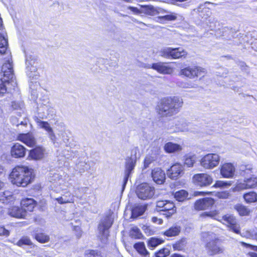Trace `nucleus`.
Wrapping results in <instances>:
<instances>
[{"label": "nucleus", "instance_id": "1", "mask_svg": "<svg viewBox=\"0 0 257 257\" xmlns=\"http://www.w3.org/2000/svg\"><path fill=\"white\" fill-rule=\"evenodd\" d=\"M35 176L32 169L27 166H18L13 169L10 178L14 185L24 187L32 182Z\"/></svg>", "mask_w": 257, "mask_h": 257}, {"label": "nucleus", "instance_id": "2", "mask_svg": "<svg viewBox=\"0 0 257 257\" xmlns=\"http://www.w3.org/2000/svg\"><path fill=\"white\" fill-rule=\"evenodd\" d=\"M183 100L178 96L162 98L157 106L158 112L161 116H172L178 113L183 105Z\"/></svg>", "mask_w": 257, "mask_h": 257}, {"label": "nucleus", "instance_id": "3", "mask_svg": "<svg viewBox=\"0 0 257 257\" xmlns=\"http://www.w3.org/2000/svg\"><path fill=\"white\" fill-rule=\"evenodd\" d=\"M0 75L3 76V78H0V97H1L7 92V85L11 83L13 86H15L17 84L14 73L13 65L12 62H11L9 60L2 66Z\"/></svg>", "mask_w": 257, "mask_h": 257}, {"label": "nucleus", "instance_id": "4", "mask_svg": "<svg viewBox=\"0 0 257 257\" xmlns=\"http://www.w3.org/2000/svg\"><path fill=\"white\" fill-rule=\"evenodd\" d=\"M212 232H204L202 233V237L206 241L205 247L207 252L209 255H214L221 253L224 248L221 245L219 239L215 236Z\"/></svg>", "mask_w": 257, "mask_h": 257}, {"label": "nucleus", "instance_id": "5", "mask_svg": "<svg viewBox=\"0 0 257 257\" xmlns=\"http://www.w3.org/2000/svg\"><path fill=\"white\" fill-rule=\"evenodd\" d=\"M138 150L137 148H133L131 151V155L125 159L124 176L122 185V190H124L127 183L129 178L133 173L134 170L136 165L137 156V154Z\"/></svg>", "mask_w": 257, "mask_h": 257}, {"label": "nucleus", "instance_id": "6", "mask_svg": "<svg viewBox=\"0 0 257 257\" xmlns=\"http://www.w3.org/2000/svg\"><path fill=\"white\" fill-rule=\"evenodd\" d=\"M155 188L151 186L148 183H144L139 185L136 193L139 198L142 200L152 199L155 194Z\"/></svg>", "mask_w": 257, "mask_h": 257}, {"label": "nucleus", "instance_id": "7", "mask_svg": "<svg viewBox=\"0 0 257 257\" xmlns=\"http://www.w3.org/2000/svg\"><path fill=\"white\" fill-rule=\"evenodd\" d=\"M160 55L168 59H178L185 57L187 53L181 48L165 47L160 51Z\"/></svg>", "mask_w": 257, "mask_h": 257}, {"label": "nucleus", "instance_id": "8", "mask_svg": "<svg viewBox=\"0 0 257 257\" xmlns=\"http://www.w3.org/2000/svg\"><path fill=\"white\" fill-rule=\"evenodd\" d=\"M220 161V157L217 154H208L201 160L200 163L205 169H212L217 166Z\"/></svg>", "mask_w": 257, "mask_h": 257}, {"label": "nucleus", "instance_id": "9", "mask_svg": "<svg viewBox=\"0 0 257 257\" xmlns=\"http://www.w3.org/2000/svg\"><path fill=\"white\" fill-rule=\"evenodd\" d=\"M37 60L35 56L27 55L26 56L27 75L30 78H32L34 79H37L39 77L37 72V66L35 65Z\"/></svg>", "mask_w": 257, "mask_h": 257}, {"label": "nucleus", "instance_id": "10", "mask_svg": "<svg viewBox=\"0 0 257 257\" xmlns=\"http://www.w3.org/2000/svg\"><path fill=\"white\" fill-rule=\"evenodd\" d=\"M205 69L198 66H188L180 70V74L189 78L193 79L200 75L201 73H204Z\"/></svg>", "mask_w": 257, "mask_h": 257}, {"label": "nucleus", "instance_id": "11", "mask_svg": "<svg viewBox=\"0 0 257 257\" xmlns=\"http://www.w3.org/2000/svg\"><path fill=\"white\" fill-rule=\"evenodd\" d=\"M113 224V220L109 216H106L98 225V229L102 238L107 239L109 236V229Z\"/></svg>", "mask_w": 257, "mask_h": 257}, {"label": "nucleus", "instance_id": "12", "mask_svg": "<svg viewBox=\"0 0 257 257\" xmlns=\"http://www.w3.org/2000/svg\"><path fill=\"white\" fill-rule=\"evenodd\" d=\"M184 166L179 163H176L167 170V174L172 180H177L184 174Z\"/></svg>", "mask_w": 257, "mask_h": 257}, {"label": "nucleus", "instance_id": "13", "mask_svg": "<svg viewBox=\"0 0 257 257\" xmlns=\"http://www.w3.org/2000/svg\"><path fill=\"white\" fill-rule=\"evenodd\" d=\"M193 182L200 187H206L210 185L213 181L212 178L207 174H197L193 177Z\"/></svg>", "mask_w": 257, "mask_h": 257}, {"label": "nucleus", "instance_id": "14", "mask_svg": "<svg viewBox=\"0 0 257 257\" xmlns=\"http://www.w3.org/2000/svg\"><path fill=\"white\" fill-rule=\"evenodd\" d=\"M257 186V177H245L243 183H238L234 189L235 191H240L244 189L254 188Z\"/></svg>", "mask_w": 257, "mask_h": 257}, {"label": "nucleus", "instance_id": "15", "mask_svg": "<svg viewBox=\"0 0 257 257\" xmlns=\"http://www.w3.org/2000/svg\"><path fill=\"white\" fill-rule=\"evenodd\" d=\"M145 68H152L156 70L158 72L163 74H169L172 73V69L169 66H167L163 62L155 63L151 64H145Z\"/></svg>", "mask_w": 257, "mask_h": 257}, {"label": "nucleus", "instance_id": "16", "mask_svg": "<svg viewBox=\"0 0 257 257\" xmlns=\"http://www.w3.org/2000/svg\"><path fill=\"white\" fill-rule=\"evenodd\" d=\"M214 203V200L210 197H205L197 200L194 207L196 210H205L211 207Z\"/></svg>", "mask_w": 257, "mask_h": 257}, {"label": "nucleus", "instance_id": "17", "mask_svg": "<svg viewBox=\"0 0 257 257\" xmlns=\"http://www.w3.org/2000/svg\"><path fill=\"white\" fill-rule=\"evenodd\" d=\"M17 140L29 147H34L36 143V139L31 133H21L17 136Z\"/></svg>", "mask_w": 257, "mask_h": 257}, {"label": "nucleus", "instance_id": "18", "mask_svg": "<svg viewBox=\"0 0 257 257\" xmlns=\"http://www.w3.org/2000/svg\"><path fill=\"white\" fill-rule=\"evenodd\" d=\"M152 177L153 180L157 184H163L166 180V174L164 171L160 168H156L152 170Z\"/></svg>", "mask_w": 257, "mask_h": 257}, {"label": "nucleus", "instance_id": "19", "mask_svg": "<svg viewBox=\"0 0 257 257\" xmlns=\"http://www.w3.org/2000/svg\"><path fill=\"white\" fill-rule=\"evenodd\" d=\"M27 149L19 143L15 144L11 148V153L13 157L15 158H23L26 153Z\"/></svg>", "mask_w": 257, "mask_h": 257}, {"label": "nucleus", "instance_id": "20", "mask_svg": "<svg viewBox=\"0 0 257 257\" xmlns=\"http://www.w3.org/2000/svg\"><path fill=\"white\" fill-rule=\"evenodd\" d=\"M142 13L150 16H155L160 13H165L166 10L162 8H156L151 5H140Z\"/></svg>", "mask_w": 257, "mask_h": 257}, {"label": "nucleus", "instance_id": "21", "mask_svg": "<svg viewBox=\"0 0 257 257\" xmlns=\"http://www.w3.org/2000/svg\"><path fill=\"white\" fill-rule=\"evenodd\" d=\"M37 205V202L33 198H26L21 202V205L27 214V211L32 212Z\"/></svg>", "mask_w": 257, "mask_h": 257}, {"label": "nucleus", "instance_id": "22", "mask_svg": "<svg viewBox=\"0 0 257 257\" xmlns=\"http://www.w3.org/2000/svg\"><path fill=\"white\" fill-rule=\"evenodd\" d=\"M235 172V168L231 163H226L223 165L220 169L221 175L224 178L232 177Z\"/></svg>", "mask_w": 257, "mask_h": 257}, {"label": "nucleus", "instance_id": "23", "mask_svg": "<svg viewBox=\"0 0 257 257\" xmlns=\"http://www.w3.org/2000/svg\"><path fill=\"white\" fill-rule=\"evenodd\" d=\"M164 209L162 210L163 215H165L167 218H169L175 214L176 212V207L173 202L167 200Z\"/></svg>", "mask_w": 257, "mask_h": 257}, {"label": "nucleus", "instance_id": "24", "mask_svg": "<svg viewBox=\"0 0 257 257\" xmlns=\"http://www.w3.org/2000/svg\"><path fill=\"white\" fill-rule=\"evenodd\" d=\"M9 214L12 217L18 218H24L27 215L25 211L23 210L22 207L20 208L17 206L13 207L10 209Z\"/></svg>", "mask_w": 257, "mask_h": 257}, {"label": "nucleus", "instance_id": "25", "mask_svg": "<svg viewBox=\"0 0 257 257\" xmlns=\"http://www.w3.org/2000/svg\"><path fill=\"white\" fill-rule=\"evenodd\" d=\"M146 205H137L132 209L131 218L136 219L142 215L147 209Z\"/></svg>", "mask_w": 257, "mask_h": 257}, {"label": "nucleus", "instance_id": "26", "mask_svg": "<svg viewBox=\"0 0 257 257\" xmlns=\"http://www.w3.org/2000/svg\"><path fill=\"white\" fill-rule=\"evenodd\" d=\"M164 15L157 17L158 22L164 23L166 21H175L177 19V14L174 12H168L166 10L165 13H162Z\"/></svg>", "mask_w": 257, "mask_h": 257}, {"label": "nucleus", "instance_id": "27", "mask_svg": "<svg viewBox=\"0 0 257 257\" xmlns=\"http://www.w3.org/2000/svg\"><path fill=\"white\" fill-rule=\"evenodd\" d=\"M164 149L166 153H174L182 150V147L177 144L168 142L165 144Z\"/></svg>", "mask_w": 257, "mask_h": 257}, {"label": "nucleus", "instance_id": "28", "mask_svg": "<svg viewBox=\"0 0 257 257\" xmlns=\"http://www.w3.org/2000/svg\"><path fill=\"white\" fill-rule=\"evenodd\" d=\"M44 150L42 148L37 147L29 152V157L33 160H40L43 157Z\"/></svg>", "mask_w": 257, "mask_h": 257}, {"label": "nucleus", "instance_id": "29", "mask_svg": "<svg viewBox=\"0 0 257 257\" xmlns=\"http://www.w3.org/2000/svg\"><path fill=\"white\" fill-rule=\"evenodd\" d=\"M11 108L13 110H17V115L21 116L24 112V103L22 101H13L11 102Z\"/></svg>", "mask_w": 257, "mask_h": 257}, {"label": "nucleus", "instance_id": "30", "mask_svg": "<svg viewBox=\"0 0 257 257\" xmlns=\"http://www.w3.org/2000/svg\"><path fill=\"white\" fill-rule=\"evenodd\" d=\"M134 248L143 257H150L144 242H138L134 244Z\"/></svg>", "mask_w": 257, "mask_h": 257}, {"label": "nucleus", "instance_id": "31", "mask_svg": "<svg viewBox=\"0 0 257 257\" xmlns=\"http://www.w3.org/2000/svg\"><path fill=\"white\" fill-rule=\"evenodd\" d=\"M14 197L12 193L10 191H5L0 195V202L4 204H9L13 202Z\"/></svg>", "mask_w": 257, "mask_h": 257}, {"label": "nucleus", "instance_id": "32", "mask_svg": "<svg viewBox=\"0 0 257 257\" xmlns=\"http://www.w3.org/2000/svg\"><path fill=\"white\" fill-rule=\"evenodd\" d=\"M243 197L247 203L257 202V193L254 191H250L244 193Z\"/></svg>", "mask_w": 257, "mask_h": 257}, {"label": "nucleus", "instance_id": "33", "mask_svg": "<svg viewBox=\"0 0 257 257\" xmlns=\"http://www.w3.org/2000/svg\"><path fill=\"white\" fill-rule=\"evenodd\" d=\"M34 119L41 128L45 130L48 133L53 130L52 128L50 126L49 123L47 121L41 120L38 116H35L34 117Z\"/></svg>", "mask_w": 257, "mask_h": 257}, {"label": "nucleus", "instance_id": "34", "mask_svg": "<svg viewBox=\"0 0 257 257\" xmlns=\"http://www.w3.org/2000/svg\"><path fill=\"white\" fill-rule=\"evenodd\" d=\"M8 46V39L4 35L0 34V53L2 54L5 53Z\"/></svg>", "mask_w": 257, "mask_h": 257}, {"label": "nucleus", "instance_id": "35", "mask_svg": "<svg viewBox=\"0 0 257 257\" xmlns=\"http://www.w3.org/2000/svg\"><path fill=\"white\" fill-rule=\"evenodd\" d=\"M130 236L135 239H141L143 237V235L141 233L140 229L137 226L131 228L130 231Z\"/></svg>", "mask_w": 257, "mask_h": 257}, {"label": "nucleus", "instance_id": "36", "mask_svg": "<svg viewBox=\"0 0 257 257\" xmlns=\"http://www.w3.org/2000/svg\"><path fill=\"white\" fill-rule=\"evenodd\" d=\"M34 237L38 242L41 243L47 242L50 240L49 235L42 232L35 233L34 234Z\"/></svg>", "mask_w": 257, "mask_h": 257}, {"label": "nucleus", "instance_id": "37", "mask_svg": "<svg viewBox=\"0 0 257 257\" xmlns=\"http://www.w3.org/2000/svg\"><path fill=\"white\" fill-rule=\"evenodd\" d=\"M180 232V227L175 226L171 227L164 232V234L167 236H174L179 234Z\"/></svg>", "mask_w": 257, "mask_h": 257}, {"label": "nucleus", "instance_id": "38", "mask_svg": "<svg viewBox=\"0 0 257 257\" xmlns=\"http://www.w3.org/2000/svg\"><path fill=\"white\" fill-rule=\"evenodd\" d=\"M188 196V192L184 190L178 191L176 192L174 194L175 198L177 201L179 202H182L184 201L187 198Z\"/></svg>", "mask_w": 257, "mask_h": 257}, {"label": "nucleus", "instance_id": "39", "mask_svg": "<svg viewBox=\"0 0 257 257\" xmlns=\"http://www.w3.org/2000/svg\"><path fill=\"white\" fill-rule=\"evenodd\" d=\"M164 240L162 239L157 237H151L148 241V245L149 247L153 248L156 247L159 244L162 243Z\"/></svg>", "mask_w": 257, "mask_h": 257}, {"label": "nucleus", "instance_id": "40", "mask_svg": "<svg viewBox=\"0 0 257 257\" xmlns=\"http://www.w3.org/2000/svg\"><path fill=\"white\" fill-rule=\"evenodd\" d=\"M186 243V239L183 238L174 244L173 247L174 250H181L185 248Z\"/></svg>", "mask_w": 257, "mask_h": 257}, {"label": "nucleus", "instance_id": "41", "mask_svg": "<svg viewBox=\"0 0 257 257\" xmlns=\"http://www.w3.org/2000/svg\"><path fill=\"white\" fill-rule=\"evenodd\" d=\"M90 165L89 162H80L76 165V168L79 170L80 173H83L90 169Z\"/></svg>", "mask_w": 257, "mask_h": 257}, {"label": "nucleus", "instance_id": "42", "mask_svg": "<svg viewBox=\"0 0 257 257\" xmlns=\"http://www.w3.org/2000/svg\"><path fill=\"white\" fill-rule=\"evenodd\" d=\"M235 209L241 216L247 215L249 213V210L245 206L241 204L235 205Z\"/></svg>", "mask_w": 257, "mask_h": 257}, {"label": "nucleus", "instance_id": "43", "mask_svg": "<svg viewBox=\"0 0 257 257\" xmlns=\"http://www.w3.org/2000/svg\"><path fill=\"white\" fill-rule=\"evenodd\" d=\"M176 125L181 131L184 132L188 130V123L184 118L180 119L178 121L177 123H176Z\"/></svg>", "mask_w": 257, "mask_h": 257}, {"label": "nucleus", "instance_id": "44", "mask_svg": "<svg viewBox=\"0 0 257 257\" xmlns=\"http://www.w3.org/2000/svg\"><path fill=\"white\" fill-rule=\"evenodd\" d=\"M222 219L228 224L229 226L235 225L236 223V219L232 215H225L222 217Z\"/></svg>", "mask_w": 257, "mask_h": 257}, {"label": "nucleus", "instance_id": "45", "mask_svg": "<svg viewBox=\"0 0 257 257\" xmlns=\"http://www.w3.org/2000/svg\"><path fill=\"white\" fill-rule=\"evenodd\" d=\"M32 242L30 239L29 237L27 236H24L22 237L19 241L17 242L16 244L19 246H23V245H32Z\"/></svg>", "mask_w": 257, "mask_h": 257}, {"label": "nucleus", "instance_id": "46", "mask_svg": "<svg viewBox=\"0 0 257 257\" xmlns=\"http://www.w3.org/2000/svg\"><path fill=\"white\" fill-rule=\"evenodd\" d=\"M170 254V249L167 247H164L155 253L156 257H166Z\"/></svg>", "mask_w": 257, "mask_h": 257}, {"label": "nucleus", "instance_id": "47", "mask_svg": "<svg viewBox=\"0 0 257 257\" xmlns=\"http://www.w3.org/2000/svg\"><path fill=\"white\" fill-rule=\"evenodd\" d=\"M195 162V160L194 156L187 157L184 160V163L183 166H184V167L185 166H186L188 168L192 167Z\"/></svg>", "mask_w": 257, "mask_h": 257}, {"label": "nucleus", "instance_id": "48", "mask_svg": "<svg viewBox=\"0 0 257 257\" xmlns=\"http://www.w3.org/2000/svg\"><path fill=\"white\" fill-rule=\"evenodd\" d=\"M85 257H99L100 252L98 250H87L85 252Z\"/></svg>", "mask_w": 257, "mask_h": 257}, {"label": "nucleus", "instance_id": "49", "mask_svg": "<svg viewBox=\"0 0 257 257\" xmlns=\"http://www.w3.org/2000/svg\"><path fill=\"white\" fill-rule=\"evenodd\" d=\"M142 228L147 235H151L154 233V230L150 226L144 225Z\"/></svg>", "mask_w": 257, "mask_h": 257}, {"label": "nucleus", "instance_id": "50", "mask_svg": "<svg viewBox=\"0 0 257 257\" xmlns=\"http://www.w3.org/2000/svg\"><path fill=\"white\" fill-rule=\"evenodd\" d=\"M237 65L241 69L242 71H244L247 74H248L249 71L248 69V66L246 65L245 62L243 61H238L237 62Z\"/></svg>", "mask_w": 257, "mask_h": 257}, {"label": "nucleus", "instance_id": "51", "mask_svg": "<svg viewBox=\"0 0 257 257\" xmlns=\"http://www.w3.org/2000/svg\"><path fill=\"white\" fill-rule=\"evenodd\" d=\"M10 235V230L4 226H0V236L8 237Z\"/></svg>", "mask_w": 257, "mask_h": 257}, {"label": "nucleus", "instance_id": "52", "mask_svg": "<svg viewBox=\"0 0 257 257\" xmlns=\"http://www.w3.org/2000/svg\"><path fill=\"white\" fill-rule=\"evenodd\" d=\"M167 200H159L156 203V210L158 211H162V210L161 209H164V207H165V205L166 204Z\"/></svg>", "mask_w": 257, "mask_h": 257}, {"label": "nucleus", "instance_id": "53", "mask_svg": "<svg viewBox=\"0 0 257 257\" xmlns=\"http://www.w3.org/2000/svg\"><path fill=\"white\" fill-rule=\"evenodd\" d=\"M153 162V159L151 157H147L144 162V169L149 167L151 164Z\"/></svg>", "mask_w": 257, "mask_h": 257}, {"label": "nucleus", "instance_id": "54", "mask_svg": "<svg viewBox=\"0 0 257 257\" xmlns=\"http://www.w3.org/2000/svg\"><path fill=\"white\" fill-rule=\"evenodd\" d=\"M216 215V213L215 212H204L202 213L200 216L203 217H210L214 218Z\"/></svg>", "mask_w": 257, "mask_h": 257}, {"label": "nucleus", "instance_id": "55", "mask_svg": "<svg viewBox=\"0 0 257 257\" xmlns=\"http://www.w3.org/2000/svg\"><path fill=\"white\" fill-rule=\"evenodd\" d=\"M230 229L235 233L239 234L240 233V229L238 224H237V222L235 223V225H231L229 226Z\"/></svg>", "mask_w": 257, "mask_h": 257}, {"label": "nucleus", "instance_id": "56", "mask_svg": "<svg viewBox=\"0 0 257 257\" xmlns=\"http://www.w3.org/2000/svg\"><path fill=\"white\" fill-rule=\"evenodd\" d=\"M127 9L128 10H130L133 13L137 14L142 13V8H141L140 9H139L137 7L129 6V7H128Z\"/></svg>", "mask_w": 257, "mask_h": 257}, {"label": "nucleus", "instance_id": "57", "mask_svg": "<svg viewBox=\"0 0 257 257\" xmlns=\"http://www.w3.org/2000/svg\"><path fill=\"white\" fill-rule=\"evenodd\" d=\"M49 134V137L50 140L52 141V142L53 143L54 145L56 144L55 140L56 139V137L55 135V134L53 132V131L52 130L51 132L48 133Z\"/></svg>", "mask_w": 257, "mask_h": 257}, {"label": "nucleus", "instance_id": "58", "mask_svg": "<svg viewBox=\"0 0 257 257\" xmlns=\"http://www.w3.org/2000/svg\"><path fill=\"white\" fill-rule=\"evenodd\" d=\"M74 230L76 231V235L77 238H80L81 236V230L80 227L78 226H74Z\"/></svg>", "mask_w": 257, "mask_h": 257}, {"label": "nucleus", "instance_id": "59", "mask_svg": "<svg viewBox=\"0 0 257 257\" xmlns=\"http://www.w3.org/2000/svg\"><path fill=\"white\" fill-rule=\"evenodd\" d=\"M226 183L221 181H217L215 183V184L214 185V186L215 187H223L224 186Z\"/></svg>", "mask_w": 257, "mask_h": 257}, {"label": "nucleus", "instance_id": "60", "mask_svg": "<svg viewBox=\"0 0 257 257\" xmlns=\"http://www.w3.org/2000/svg\"><path fill=\"white\" fill-rule=\"evenodd\" d=\"M62 140L64 143L66 145V146H67L69 139L68 138V137L66 134L63 135Z\"/></svg>", "mask_w": 257, "mask_h": 257}, {"label": "nucleus", "instance_id": "61", "mask_svg": "<svg viewBox=\"0 0 257 257\" xmlns=\"http://www.w3.org/2000/svg\"><path fill=\"white\" fill-rule=\"evenodd\" d=\"M11 122L14 125L15 124L17 126H18L19 125V123H17V122H18V120L17 118L16 117H15V116L11 117Z\"/></svg>", "mask_w": 257, "mask_h": 257}, {"label": "nucleus", "instance_id": "62", "mask_svg": "<svg viewBox=\"0 0 257 257\" xmlns=\"http://www.w3.org/2000/svg\"><path fill=\"white\" fill-rule=\"evenodd\" d=\"M229 195L228 193L226 192H222L219 194V197L222 198H227L228 196Z\"/></svg>", "mask_w": 257, "mask_h": 257}, {"label": "nucleus", "instance_id": "63", "mask_svg": "<svg viewBox=\"0 0 257 257\" xmlns=\"http://www.w3.org/2000/svg\"><path fill=\"white\" fill-rule=\"evenodd\" d=\"M58 202L60 204H63L66 202V201L63 200V198L62 197H59L57 199Z\"/></svg>", "mask_w": 257, "mask_h": 257}, {"label": "nucleus", "instance_id": "64", "mask_svg": "<svg viewBox=\"0 0 257 257\" xmlns=\"http://www.w3.org/2000/svg\"><path fill=\"white\" fill-rule=\"evenodd\" d=\"M250 257H257V253L254 252H249L248 253Z\"/></svg>", "mask_w": 257, "mask_h": 257}]
</instances>
